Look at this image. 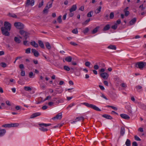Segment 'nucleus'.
I'll list each match as a JSON object with an SVG mask.
<instances>
[{
  "mask_svg": "<svg viewBox=\"0 0 146 146\" xmlns=\"http://www.w3.org/2000/svg\"><path fill=\"white\" fill-rule=\"evenodd\" d=\"M4 26L1 28L2 34L6 36H9L10 35V31L11 28V24L8 22L5 21L4 23Z\"/></svg>",
  "mask_w": 146,
  "mask_h": 146,
  "instance_id": "nucleus-1",
  "label": "nucleus"
},
{
  "mask_svg": "<svg viewBox=\"0 0 146 146\" xmlns=\"http://www.w3.org/2000/svg\"><path fill=\"white\" fill-rule=\"evenodd\" d=\"M82 104L86 106L88 108H92L97 111H101L100 108L95 105L92 104H90L86 102L83 103H82Z\"/></svg>",
  "mask_w": 146,
  "mask_h": 146,
  "instance_id": "nucleus-2",
  "label": "nucleus"
},
{
  "mask_svg": "<svg viewBox=\"0 0 146 146\" xmlns=\"http://www.w3.org/2000/svg\"><path fill=\"white\" fill-rule=\"evenodd\" d=\"M136 66L141 70H142L143 68L146 69V62H138L136 64Z\"/></svg>",
  "mask_w": 146,
  "mask_h": 146,
  "instance_id": "nucleus-3",
  "label": "nucleus"
},
{
  "mask_svg": "<svg viewBox=\"0 0 146 146\" xmlns=\"http://www.w3.org/2000/svg\"><path fill=\"white\" fill-rule=\"evenodd\" d=\"M14 25L18 29H23L24 28V25L20 22H15L14 24Z\"/></svg>",
  "mask_w": 146,
  "mask_h": 146,
  "instance_id": "nucleus-4",
  "label": "nucleus"
},
{
  "mask_svg": "<svg viewBox=\"0 0 146 146\" xmlns=\"http://www.w3.org/2000/svg\"><path fill=\"white\" fill-rule=\"evenodd\" d=\"M19 33L21 35L23 36L25 40H26L27 38L29 36V33L24 30H20L19 31Z\"/></svg>",
  "mask_w": 146,
  "mask_h": 146,
  "instance_id": "nucleus-5",
  "label": "nucleus"
},
{
  "mask_svg": "<svg viewBox=\"0 0 146 146\" xmlns=\"http://www.w3.org/2000/svg\"><path fill=\"white\" fill-rule=\"evenodd\" d=\"M35 0H27L26 3V7H29L31 5V6H33L34 4Z\"/></svg>",
  "mask_w": 146,
  "mask_h": 146,
  "instance_id": "nucleus-6",
  "label": "nucleus"
},
{
  "mask_svg": "<svg viewBox=\"0 0 146 146\" xmlns=\"http://www.w3.org/2000/svg\"><path fill=\"white\" fill-rule=\"evenodd\" d=\"M100 76L104 79H107L109 76L108 74L106 72H104L100 74Z\"/></svg>",
  "mask_w": 146,
  "mask_h": 146,
  "instance_id": "nucleus-7",
  "label": "nucleus"
},
{
  "mask_svg": "<svg viewBox=\"0 0 146 146\" xmlns=\"http://www.w3.org/2000/svg\"><path fill=\"white\" fill-rule=\"evenodd\" d=\"M84 119V117H77L76 119H75V120L71 122V123L72 124L74 123H75L76 122L78 121H79L82 120L83 121Z\"/></svg>",
  "mask_w": 146,
  "mask_h": 146,
  "instance_id": "nucleus-8",
  "label": "nucleus"
},
{
  "mask_svg": "<svg viewBox=\"0 0 146 146\" xmlns=\"http://www.w3.org/2000/svg\"><path fill=\"white\" fill-rule=\"evenodd\" d=\"M62 113H58L56 116L52 118V119L54 120L55 119H61L62 118Z\"/></svg>",
  "mask_w": 146,
  "mask_h": 146,
  "instance_id": "nucleus-9",
  "label": "nucleus"
},
{
  "mask_svg": "<svg viewBox=\"0 0 146 146\" xmlns=\"http://www.w3.org/2000/svg\"><path fill=\"white\" fill-rule=\"evenodd\" d=\"M31 52L34 54V55L36 57H37L39 55V53L35 49H32Z\"/></svg>",
  "mask_w": 146,
  "mask_h": 146,
  "instance_id": "nucleus-10",
  "label": "nucleus"
},
{
  "mask_svg": "<svg viewBox=\"0 0 146 146\" xmlns=\"http://www.w3.org/2000/svg\"><path fill=\"white\" fill-rule=\"evenodd\" d=\"M120 115L121 118L125 119H130V117L126 114H121Z\"/></svg>",
  "mask_w": 146,
  "mask_h": 146,
  "instance_id": "nucleus-11",
  "label": "nucleus"
},
{
  "mask_svg": "<svg viewBox=\"0 0 146 146\" xmlns=\"http://www.w3.org/2000/svg\"><path fill=\"white\" fill-rule=\"evenodd\" d=\"M77 9V6L76 5H73L69 9L70 12V13L75 11Z\"/></svg>",
  "mask_w": 146,
  "mask_h": 146,
  "instance_id": "nucleus-12",
  "label": "nucleus"
},
{
  "mask_svg": "<svg viewBox=\"0 0 146 146\" xmlns=\"http://www.w3.org/2000/svg\"><path fill=\"white\" fill-rule=\"evenodd\" d=\"M41 115V113L39 112H36L32 114L30 117L31 118H33L37 116H40Z\"/></svg>",
  "mask_w": 146,
  "mask_h": 146,
  "instance_id": "nucleus-13",
  "label": "nucleus"
},
{
  "mask_svg": "<svg viewBox=\"0 0 146 146\" xmlns=\"http://www.w3.org/2000/svg\"><path fill=\"white\" fill-rule=\"evenodd\" d=\"M6 131L5 129H0V137L3 136L5 133Z\"/></svg>",
  "mask_w": 146,
  "mask_h": 146,
  "instance_id": "nucleus-14",
  "label": "nucleus"
},
{
  "mask_svg": "<svg viewBox=\"0 0 146 146\" xmlns=\"http://www.w3.org/2000/svg\"><path fill=\"white\" fill-rule=\"evenodd\" d=\"M102 116L106 119H112V117L110 115L107 114H103Z\"/></svg>",
  "mask_w": 146,
  "mask_h": 146,
  "instance_id": "nucleus-15",
  "label": "nucleus"
},
{
  "mask_svg": "<svg viewBox=\"0 0 146 146\" xmlns=\"http://www.w3.org/2000/svg\"><path fill=\"white\" fill-rule=\"evenodd\" d=\"M102 9V7L100 6L98 8H97L95 11L94 12L96 14H98L101 11Z\"/></svg>",
  "mask_w": 146,
  "mask_h": 146,
  "instance_id": "nucleus-16",
  "label": "nucleus"
},
{
  "mask_svg": "<svg viewBox=\"0 0 146 146\" xmlns=\"http://www.w3.org/2000/svg\"><path fill=\"white\" fill-rule=\"evenodd\" d=\"M100 28V27L99 26L97 27L92 31V33L94 34L98 32V30Z\"/></svg>",
  "mask_w": 146,
  "mask_h": 146,
  "instance_id": "nucleus-17",
  "label": "nucleus"
},
{
  "mask_svg": "<svg viewBox=\"0 0 146 146\" xmlns=\"http://www.w3.org/2000/svg\"><path fill=\"white\" fill-rule=\"evenodd\" d=\"M72 58L70 56H68L66 57L65 60L68 62H70L72 61Z\"/></svg>",
  "mask_w": 146,
  "mask_h": 146,
  "instance_id": "nucleus-18",
  "label": "nucleus"
},
{
  "mask_svg": "<svg viewBox=\"0 0 146 146\" xmlns=\"http://www.w3.org/2000/svg\"><path fill=\"white\" fill-rule=\"evenodd\" d=\"M125 129L124 128L122 127L121 128V130L120 131V133L121 135L123 136L125 133Z\"/></svg>",
  "mask_w": 146,
  "mask_h": 146,
  "instance_id": "nucleus-19",
  "label": "nucleus"
},
{
  "mask_svg": "<svg viewBox=\"0 0 146 146\" xmlns=\"http://www.w3.org/2000/svg\"><path fill=\"white\" fill-rule=\"evenodd\" d=\"M108 48L110 49L115 50L116 49V47L115 45H110L108 47Z\"/></svg>",
  "mask_w": 146,
  "mask_h": 146,
  "instance_id": "nucleus-20",
  "label": "nucleus"
},
{
  "mask_svg": "<svg viewBox=\"0 0 146 146\" xmlns=\"http://www.w3.org/2000/svg\"><path fill=\"white\" fill-rule=\"evenodd\" d=\"M31 44L35 48H37L38 47V44L36 43L35 41L31 42Z\"/></svg>",
  "mask_w": 146,
  "mask_h": 146,
  "instance_id": "nucleus-21",
  "label": "nucleus"
},
{
  "mask_svg": "<svg viewBox=\"0 0 146 146\" xmlns=\"http://www.w3.org/2000/svg\"><path fill=\"white\" fill-rule=\"evenodd\" d=\"M38 44L39 46L42 48H44V45L42 42L41 40L38 41Z\"/></svg>",
  "mask_w": 146,
  "mask_h": 146,
  "instance_id": "nucleus-22",
  "label": "nucleus"
},
{
  "mask_svg": "<svg viewBox=\"0 0 146 146\" xmlns=\"http://www.w3.org/2000/svg\"><path fill=\"white\" fill-rule=\"evenodd\" d=\"M110 28V25L108 24L105 26L103 29L104 31H106L109 30Z\"/></svg>",
  "mask_w": 146,
  "mask_h": 146,
  "instance_id": "nucleus-23",
  "label": "nucleus"
},
{
  "mask_svg": "<svg viewBox=\"0 0 146 146\" xmlns=\"http://www.w3.org/2000/svg\"><path fill=\"white\" fill-rule=\"evenodd\" d=\"M136 20V18H134L132 19L130 22L129 24L130 25H133L135 22Z\"/></svg>",
  "mask_w": 146,
  "mask_h": 146,
  "instance_id": "nucleus-24",
  "label": "nucleus"
},
{
  "mask_svg": "<svg viewBox=\"0 0 146 146\" xmlns=\"http://www.w3.org/2000/svg\"><path fill=\"white\" fill-rule=\"evenodd\" d=\"M14 41L17 43H20L21 42V40L17 37H15L14 38Z\"/></svg>",
  "mask_w": 146,
  "mask_h": 146,
  "instance_id": "nucleus-25",
  "label": "nucleus"
},
{
  "mask_svg": "<svg viewBox=\"0 0 146 146\" xmlns=\"http://www.w3.org/2000/svg\"><path fill=\"white\" fill-rule=\"evenodd\" d=\"M45 46L46 48L49 50L51 48V46L50 44L48 42H47L45 43Z\"/></svg>",
  "mask_w": 146,
  "mask_h": 146,
  "instance_id": "nucleus-26",
  "label": "nucleus"
},
{
  "mask_svg": "<svg viewBox=\"0 0 146 146\" xmlns=\"http://www.w3.org/2000/svg\"><path fill=\"white\" fill-rule=\"evenodd\" d=\"M71 70L72 71V72H75V74H76V72L78 71L77 68L76 67H74L73 68H71Z\"/></svg>",
  "mask_w": 146,
  "mask_h": 146,
  "instance_id": "nucleus-27",
  "label": "nucleus"
},
{
  "mask_svg": "<svg viewBox=\"0 0 146 146\" xmlns=\"http://www.w3.org/2000/svg\"><path fill=\"white\" fill-rule=\"evenodd\" d=\"M125 144L127 146H130L131 144L130 141L128 139H127L125 143Z\"/></svg>",
  "mask_w": 146,
  "mask_h": 146,
  "instance_id": "nucleus-28",
  "label": "nucleus"
},
{
  "mask_svg": "<svg viewBox=\"0 0 146 146\" xmlns=\"http://www.w3.org/2000/svg\"><path fill=\"white\" fill-rule=\"evenodd\" d=\"M93 13V11H91L89 12L87 14V16L88 17H92Z\"/></svg>",
  "mask_w": 146,
  "mask_h": 146,
  "instance_id": "nucleus-29",
  "label": "nucleus"
},
{
  "mask_svg": "<svg viewBox=\"0 0 146 146\" xmlns=\"http://www.w3.org/2000/svg\"><path fill=\"white\" fill-rule=\"evenodd\" d=\"M9 15L10 17L13 18H17V17L16 15L13 13H9Z\"/></svg>",
  "mask_w": 146,
  "mask_h": 146,
  "instance_id": "nucleus-30",
  "label": "nucleus"
},
{
  "mask_svg": "<svg viewBox=\"0 0 146 146\" xmlns=\"http://www.w3.org/2000/svg\"><path fill=\"white\" fill-rule=\"evenodd\" d=\"M64 69L67 71H69L71 69V68L68 66L65 65L64 66Z\"/></svg>",
  "mask_w": 146,
  "mask_h": 146,
  "instance_id": "nucleus-31",
  "label": "nucleus"
},
{
  "mask_svg": "<svg viewBox=\"0 0 146 146\" xmlns=\"http://www.w3.org/2000/svg\"><path fill=\"white\" fill-rule=\"evenodd\" d=\"M39 125L40 126L44 125L46 127H47L51 125V124L50 123L46 124L44 123H42L39 124Z\"/></svg>",
  "mask_w": 146,
  "mask_h": 146,
  "instance_id": "nucleus-32",
  "label": "nucleus"
},
{
  "mask_svg": "<svg viewBox=\"0 0 146 146\" xmlns=\"http://www.w3.org/2000/svg\"><path fill=\"white\" fill-rule=\"evenodd\" d=\"M39 129L42 131H48V129L46 128H44V127L40 126V127L39 128Z\"/></svg>",
  "mask_w": 146,
  "mask_h": 146,
  "instance_id": "nucleus-33",
  "label": "nucleus"
},
{
  "mask_svg": "<svg viewBox=\"0 0 146 146\" xmlns=\"http://www.w3.org/2000/svg\"><path fill=\"white\" fill-rule=\"evenodd\" d=\"M11 127H17L19 125L18 123H11Z\"/></svg>",
  "mask_w": 146,
  "mask_h": 146,
  "instance_id": "nucleus-34",
  "label": "nucleus"
},
{
  "mask_svg": "<svg viewBox=\"0 0 146 146\" xmlns=\"http://www.w3.org/2000/svg\"><path fill=\"white\" fill-rule=\"evenodd\" d=\"M24 89L25 90L27 91H31L32 90L30 87L28 86H25L24 87Z\"/></svg>",
  "mask_w": 146,
  "mask_h": 146,
  "instance_id": "nucleus-35",
  "label": "nucleus"
},
{
  "mask_svg": "<svg viewBox=\"0 0 146 146\" xmlns=\"http://www.w3.org/2000/svg\"><path fill=\"white\" fill-rule=\"evenodd\" d=\"M2 127H11V123L10 124H7L3 125H2Z\"/></svg>",
  "mask_w": 146,
  "mask_h": 146,
  "instance_id": "nucleus-36",
  "label": "nucleus"
},
{
  "mask_svg": "<svg viewBox=\"0 0 146 146\" xmlns=\"http://www.w3.org/2000/svg\"><path fill=\"white\" fill-rule=\"evenodd\" d=\"M90 19L89 18L87 20H86L85 22L83 23L82 24L83 25H87L90 21Z\"/></svg>",
  "mask_w": 146,
  "mask_h": 146,
  "instance_id": "nucleus-37",
  "label": "nucleus"
},
{
  "mask_svg": "<svg viewBox=\"0 0 146 146\" xmlns=\"http://www.w3.org/2000/svg\"><path fill=\"white\" fill-rule=\"evenodd\" d=\"M63 102V101L62 99H61L60 100H57L55 102L56 104H58L60 103H62Z\"/></svg>",
  "mask_w": 146,
  "mask_h": 146,
  "instance_id": "nucleus-38",
  "label": "nucleus"
},
{
  "mask_svg": "<svg viewBox=\"0 0 146 146\" xmlns=\"http://www.w3.org/2000/svg\"><path fill=\"white\" fill-rule=\"evenodd\" d=\"M89 31V29L88 27H86L83 31V32L84 34H86Z\"/></svg>",
  "mask_w": 146,
  "mask_h": 146,
  "instance_id": "nucleus-39",
  "label": "nucleus"
},
{
  "mask_svg": "<svg viewBox=\"0 0 146 146\" xmlns=\"http://www.w3.org/2000/svg\"><path fill=\"white\" fill-rule=\"evenodd\" d=\"M1 66L3 68H5L7 66V64L5 62H2L0 64Z\"/></svg>",
  "mask_w": 146,
  "mask_h": 146,
  "instance_id": "nucleus-40",
  "label": "nucleus"
},
{
  "mask_svg": "<svg viewBox=\"0 0 146 146\" xmlns=\"http://www.w3.org/2000/svg\"><path fill=\"white\" fill-rule=\"evenodd\" d=\"M117 27V23H115L114 25H112L111 27V28L114 30L116 29Z\"/></svg>",
  "mask_w": 146,
  "mask_h": 146,
  "instance_id": "nucleus-41",
  "label": "nucleus"
},
{
  "mask_svg": "<svg viewBox=\"0 0 146 146\" xmlns=\"http://www.w3.org/2000/svg\"><path fill=\"white\" fill-rule=\"evenodd\" d=\"M61 16H59L57 20L58 22L60 23L62 22V20L61 19Z\"/></svg>",
  "mask_w": 146,
  "mask_h": 146,
  "instance_id": "nucleus-42",
  "label": "nucleus"
},
{
  "mask_svg": "<svg viewBox=\"0 0 146 146\" xmlns=\"http://www.w3.org/2000/svg\"><path fill=\"white\" fill-rule=\"evenodd\" d=\"M31 48H29L26 49L25 51V53L27 54H29L31 52Z\"/></svg>",
  "mask_w": 146,
  "mask_h": 146,
  "instance_id": "nucleus-43",
  "label": "nucleus"
},
{
  "mask_svg": "<svg viewBox=\"0 0 146 146\" xmlns=\"http://www.w3.org/2000/svg\"><path fill=\"white\" fill-rule=\"evenodd\" d=\"M114 17V13L113 12H111L110 14V18L111 19H112Z\"/></svg>",
  "mask_w": 146,
  "mask_h": 146,
  "instance_id": "nucleus-44",
  "label": "nucleus"
},
{
  "mask_svg": "<svg viewBox=\"0 0 146 146\" xmlns=\"http://www.w3.org/2000/svg\"><path fill=\"white\" fill-rule=\"evenodd\" d=\"M141 107L142 109L146 110V106L144 104H141Z\"/></svg>",
  "mask_w": 146,
  "mask_h": 146,
  "instance_id": "nucleus-45",
  "label": "nucleus"
},
{
  "mask_svg": "<svg viewBox=\"0 0 146 146\" xmlns=\"http://www.w3.org/2000/svg\"><path fill=\"white\" fill-rule=\"evenodd\" d=\"M40 87L41 89L44 90L46 87V86L42 84H41L40 85Z\"/></svg>",
  "mask_w": 146,
  "mask_h": 146,
  "instance_id": "nucleus-46",
  "label": "nucleus"
},
{
  "mask_svg": "<svg viewBox=\"0 0 146 146\" xmlns=\"http://www.w3.org/2000/svg\"><path fill=\"white\" fill-rule=\"evenodd\" d=\"M72 32L74 34H77L78 33V31L77 29H74L72 31Z\"/></svg>",
  "mask_w": 146,
  "mask_h": 146,
  "instance_id": "nucleus-47",
  "label": "nucleus"
},
{
  "mask_svg": "<svg viewBox=\"0 0 146 146\" xmlns=\"http://www.w3.org/2000/svg\"><path fill=\"white\" fill-rule=\"evenodd\" d=\"M124 12L125 13V15L126 16H127L129 14V12L128 11L124 10Z\"/></svg>",
  "mask_w": 146,
  "mask_h": 146,
  "instance_id": "nucleus-48",
  "label": "nucleus"
},
{
  "mask_svg": "<svg viewBox=\"0 0 146 146\" xmlns=\"http://www.w3.org/2000/svg\"><path fill=\"white\" fill-rule=\"evenodd\" d=\"M134 138L137 141H140L141 140L140 139L137 135H135L134 136Z\"/></svg>",
  "mask_w": 146,
  "mask_h": 146,
  "instance_id": "nucleus-49",
  "label": "nucleus"
},
{
  "mask_svg": "<svg viewBox=\"0 0 146 146\" xmlns=\"http://www.w3.org/2000/svg\"><path fill=\"white\" fill-rule=\"evenodd\" d=\"M44 1L43 0L41 2L39 3L38 5V7L40 8L43 5Z\"/></svg>",
  "mask_w": 146,
  "mask_h": 146,
  "instance_id": "nucleus-50",
  "label": "nucleus"
},
{
  "mask_svg": "<svg viewBox=\"0 0 146 146\" xmlns=\"http://www.w3.org/2000/svg\"><path fill=\"white\" fill-rule=\"evenodd\" d=\"M34 75L33 74V72H30L29 73V76L30 78H33V76Z\"/></svg>",
  "mask_w": 146,
  "mask_h": 146,
  "instance_id": "nucleus-51",
  "label": "nucleus"
},
{
  "mask_svg": "<svg viewBox=\"0 0 146 146\" xmlns=\"http://www.w3.org/2000/svg\"><path fill=\"white\" fill-rule=\"evenodd\" d=\"M75 105V104L74 103H72L70 104L68 107H67V109H68L69 108H70L72 107L73 106H74Z\"/></svg>",
  "mask_w": 146,
  "mask_h": 146,
  "instance_id": "nucleus-52",
  "label": "nucleus"
},
{
  "mask_svg": "<svg viewBox=\"0 0 146 146\" xmlns=\"http://www.w3.org/2000/svg\"><path fill=\"white\" fill-rule=\"evenodd\" d=\"M21 75L22 76H24L25 75V71L23 70H21Z\"/></svg>",
  "mask_w": 146,
  "mask_h": 146,
  "instance_id": "nucleus-53",
  "label": "nucleus"
},
{
  "mask_svg": "<svg viewBox=\"0 0 146 146\" xmlns=\"http://www.w3.org/2000/svg\"><path fill=\"white\" fill-rule=\"evenodd\" d=\"M62 126V125L58 124L57 125H56L54 126L52 128H55L56 127H60Z\"/></svg>",
  "mask_w": 146,
  "mask_h": 146,
  "instance_id": "nucleus-54",
  "label": "nucleus"
},
{
  "mask_svg": "<svg viewBox=\"0 0 146 146\" xmlns=\"http://www.w3.org/2000/svg\"><path fill=\"white\" fill-rule=\"evenodd\" d=\"M90 64V63L89 62H86L85 63V65L87 67H89Z\"/></svg>",
  "mask_w": 146,
  "mask_h": 146,
  "instance_id": "nucleus-55",
  "label": "nucleus"
},
{
  "mask_svg": "<svg viewBox=\"0 0 146 146\" xmlns=\"http://www.w3.org/2000/svg\"><path fill=\"white\" fill-rule=\"evenodd\" d=\"M120 86L123 88H126V84L125 83H122L121 84Z\"/></svg>",
  "mask_w": 146,
  "mask_h": 146,
  "instance_id": "nucleus-56",
  "label": "nucleus"
},
{
  "mask_svg": "<svg viewBox=\"0 0 146 146\" xmlns=\"http://www.w3.org/2000/svg\"><path fill=\"white\" fill-rule=\"evenodd\" d=\"M94 68L96 70H98L99 68V66L97 65H95L94 66Z\"/></svg>",
  "mask_w": 146,
  "mask_h": 146,
  "instance_id": "nucleus-57",
  "label": "nucleus"
},
{
  "mask_svg": "<svg viewBox=\"0 0 146 146\" xmlns=\"http://www.w3.org/2000/svg\"><path fill=\"white\" fill-rule=\"evenodd\" d=\"M54 103L52 102H49L48 103V105L49 106H54Z\"/></svg>",
  "mask_w": 146,
  "mask_h": 146,
  "instance_id": "nucleus-58",
  "label": "nucleus"
},
{
  "mask_svg": "<svg viewBox=\"0 0 146 146\" xmlns=\"http://www.w3.org/2000/svg\"><path fill=\"white\" fill-rule=\"evenodd\" d=\"M132 146H137L138 144L135 141H134L132 143Z\"/></svg>",
  "mask_w": 146,
  "mask_h": 146,
  "instance_id": "nucleus-59",
  "label": "nucleus"
},
{
  "mask_svg": "<svg viewBox=\"0 0 146 146\" xmlns=\"http://www.w3.org/2000/svg\"><path fill=\"white\" fill-rule=\"evenodd\" d=\"M51 96H47L44 100V101H46L47 100L49 99H51Z\"/></svg>",
  "mask_w": 146,
  "mask_h": 146,
  "instance_id": "nucleus-60",
  "label": "nucleus"
},
{
  "mask_svg": "<svg viewBox=\"0 0 146 146\" xmlns=\"http://www.w3.org/2000/svg\"><path fill=\"white\" fill-rule=\"evenodd\" d=\"M70 44L72 45H73L74 46H76L78 45V44L75 43L74 42H70Z\"/></svg>",
  "mask_w": 146,
  "mask_h": 146,
  "instance_id": "nucleus-61",
  "label": "nucleus"
},
{
  "mask_svg": "<svg viewBox=\"0 0 146 146\" xmlns=\"http://www.w3.org/2000/svg\"><path fill=\"white\" fill-rule=\"evenodd\" d=\"M138 131L141 132H143V128L142 127H139L138 129Z\"/></svg>",
  "mask_w": 146,
  "mask_h": 146,
  "instance_id": "nucleus-62",
  "label": "nucleus"
},
{
  "mask_svg": "<svg viewBox=\"0 0 146 146\" xmlns=\"http://www.w3.org/2000/svg\"><path fill=\"white\" fill-rule=\"evenodd\" d=\"M99 87L102 90H104L105 89L102 86L99 85Z\"/></svg>",
  "mask_w": 146,
  "mask_h": 146,
  "instance_id": "nucleus-63",
  "label": "nucleus"
},
{
  "mask_svg": "<svg viewBox=\"0 0 146 146\" xmlns=\"http://www.w3.org/2000/svg\"><path fill=\"white\" fill-rule=\"evenodd\" d=\"M19 67L21 69H22L24 68V66L23 64H21L19 65Z\"/></svg>",
  "mask_w": 146,
  "mask_h": 146,
  "instance_id": "nucleus-64",
  "label": "nucleus"
}]
</instances>
